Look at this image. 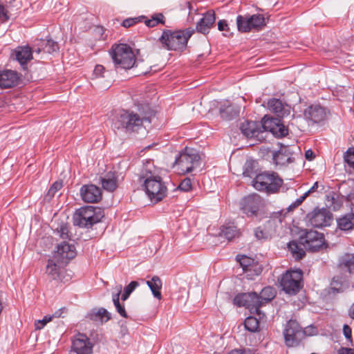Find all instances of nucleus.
Returning a JSON list of instances; mask_svg holds the SVG:
<instances>
[{
  "label": "nucleus",
  "instance_id": "e2e57ef3",
  "mask_svg": "<svg viewBox=\"0 0 354 354\" xmlns=\"http://www.w3.org/2000/svg\"><path fill=\"white\" fill-rule=\"evenodd\" d=\"M228 354H250V351L245 349H234L231 351Z\"/></svg>",
  "mask_w": 354,
  "mask_h": 354
},
{
  "label": "nucleus",
  "instance_id": "de8ad7c7",
  "mask_svg": "<svg viewBox=\"0 0 354 354\" xmlns=\"http://www.w3.org/2000/svg\"><path fill=\"white\" fill-rule=\"evenodd\" d=\"M57 233L62 239H70L68 227L66 225H62L57 229Z\"/></svg>",
  "mask_w": 354,
  "mask_h": 354
},
{
  "label": "nucleus",
  "instance_id": "473e14b6",
  "mask_svg": "<svg viewBox=\"0 0 354 354\" xmlns=\"http://www.w3.org/2000/svg\"><path fill=\"white\" fill-rule=\"evenodd\" d=\"M346 171H354V147H349L344 154Z\"/></svg>",
  "mask_w": 354,
  "mask_h": 354
},
{
  "label": "nucleus",
  "instance_id": "a211bd4d",
  "mask_svg": "<svg viewBox=\"0 0 354 354\" xmlns=\"http://www.w3.org/2000/svg\"><path fill=\"white\" fill-rule=\"evenodd\" d=\"M80 193L82 199L87 203H97L102 199L101 189L93 184L83 185Z\"/></svg>",
  "mask_w": 354,
  "mask_h": 354
},
{
  "label": "nucleus",
  "instance_id": "f8f14e48",
  "mask_svg": "<svg viewBox=\"0 0 354 354\" xmlns=\"http://www.w3.org/2000/svg\"><path fill=\"white\" fill-rule=\"evenodd\" d=\"M234 304L238 307H245L252 312L259 313L261 299L255 292L240 293L234 298Z\"/></svg>",
  "mask_w": 354,
  "mask_h": 354
},
{
  "label": "nucleus",
  "instance_id": "39448f33",
  "mask_svg": "<svg viewBox=\"0 0 354 354\" xmlns=\"http://www.w3.org/2000/svg\"><path fill=\"white\" fill-rule=\"evenodd\" d=\"M109 54L117 67L130 69L136 63V56L132 48L126 44H114Z\"/></svg>",
  "mask_w": 354,
  "mask_h": 354
},
{
  "label": "nucleus",
  "instance_id": "a19ab883",
  "mask_svg": "<svg viewBox=\"0 0 354 354\" xmlns=\"http://www.w3.org/2000/svg\"><path fill=\"white\" fill-rule=\"evenodd\" d=\"M222 234L227 239L232 240L239 234V231L236 226H224L221 230Z\"/></svg>",
  "mask_w": 354,
  "mask_h": 354
},
{
  "label": "nucleus",
  "instance_id": "13d9d810",
  "mask_svg": "<svg viewBox=\"0 0 354 354\" xmlns=\"http://www.w3.org/2000/svg\"><path fill=\"white\" fill-rule=\"evenodd\" d=\"M343 333L346 339H351V328L348 325L344 326Z\"/></svg>",
  "mask_w": 354,
  "mask_h": 354
},
{
  "label": "nucleus",
  "instance_id": "338daca9",
  "mask_svg": "<svg viewBox=\"0 0 354 354\" xmlns=\"http://www.w3.org/2000/svg\"><path fill=\"white\" fill-rule=\"evenodd\" d=\"M348 315L350 317L354 319V303L351 305L349 310H348Z\"/></svg>",
  "mask_w": 354,
  "mask_h": 354
},
{
  "label": "nucleus",
  "instance_id": "69168bd1",
  "mask_svg": "<svg viewBox=\"0 0 354 354\" xmlns=\"http://www.w3.org/2000/svg\"><path fill=\"white\" fill-rule=\"evenodd\" d=\"M346 200L351 203L354 202V189L347 194Z\"/></svg>",
  "mask_w": 354,
  "mask_h": 354
},
{
  "label": "nucleus",
  "instance_id": "1a4fd4ad",
  "mask_svg": "<svg viewBox=\"0 0 354 354\" xmlns=\"http://www.w3.org/2000/svg\"><path fill=\"white\" fill-rule=\"evenodd\" d=\"M307 223L317 228L329 226L333 221V215L327 208H314L306 217Z\"/></svg>",
  "mask_w": 354,
  "mask_h": 354
},
{
  "label": "nucleus",
  "instance_id": "9b49d317",
  "mask_svg": "<svg viewBox=\"0 0 354 354\" xmlns=\"http://www.w3.org/2000/svg\"><path fill=\"white\" fill-rule=\"evenodd\" d=\"M283 336L286 346L292 347L297 346L305 337V331L296 320L290 319L286 325Z\"/></svg>",
  "mask_w": 354,
  "mask_h": 354
},
{
  "label": "nucleus",
  "instance_id": "f257e3e1",
  "mask_svg": "<svg viewBox=\"0 0 354 354\" xmlns=\"http://www.w3.org/2000/svg\"><path fill=\"white\" fill-rule=\"evenodd\" d=\"M137 111L122 109L112 120V128L128 135L137 133L142 128L144 122L150 121V108L147 104H138Z\"/></svg>",
  "mask_w": 354,
  "mask_h": 354
},
{
  "label": "nucleus",
  "instance_id": "2eb2a0df",
  "mask_svg": "<svg viewBox=\"0 0 354 354\" xmlns=\"http://www.w3.org/2000/svg\"><path fill=\"white\" fill-rule=\"evenodd\" d=\"M263 133L266 131L271 133L274 137L281 138L288 134V129L281 123L278 118H263Z\"/></svg>",
  "mask_w": 354,
  "mask_h": 354
},
{
  "label": "nucleus",
  "instance_id": "4d7b16f0",
  "mask_svg": "<svg viewBox=\"0 0 354 354\" xmlns=\"http://www.w3.org/2000/svg\"><path fill=\"white\" fill-rule=\"evenodd\" d=\"M218 29L220 31H227L229 28L227 21L225 20H220L218 23Z\"/></svg>",
  "mask_w": 354,
  "mask_h": 354
},
{
  "label": "nucleus",
  "instance_id": "c85d7f7f",
  "mask_svg": "<svg viewBox=\"0 0 354 354\" xmlns=\"http://www.w3.org/2000/svg\"><path fill=\"white\" fill-rule=\"evenodd\" d=\"M146 283L152 292L153 297L159 300L161 299L162 295L160 292V289L162 288V283L159 277L153 276L151 280L147 281Z\"/></svg>",
  "mask_w": 354,
  "mask_h": 354
},
{
  "label": "nucleus",
  "instance_id": "4c0bfd02",
  "mask_svg": "<svg viewBox=\"0 0 354 354\" xmlns=\"http://www.w3.org/2000/svg\"><path fill=\"white\" fill-rule=\"evenodd\" d=\"M275 290L272 287L268 286L262 289L259 298L261 299V306L271 301L275 297Z\"/></svg>",
  "mask_w": 354,
  "mask_h": 354
},
{
  "label": "nucleus",
  "instance_id": "a878e982",
  "mask_svg": "<svg viewBox=\"0 0 354 354\" xmlns=\"http://www.w3.org/2000/svg\"><path fill=\"white\" fill-rule=\"evenodd\" d=\"M64 266H66V264L58 263L53 257V259L48 261L46 273L51 279L57 280L59 279L61 268Z\"/></svg>",
  "mask_w": 354,
  "mask_h": 354
},
{
  "label": "nucleus",
  "instance_id": "bb28decb",
  "mask_svg": "<svg viewBox=\"0 0 354 354\" xmlns=\"http://www.w3.org/2000/svg\"><path fill=\"white\" fill-rule=\"evenodd\" d=\"M348 288V281L341 276L334 277L330 282V290L333 293L343 292Z\"/></svg>",
  "mask_w": 354,
  "mask_h": 354
},
{
  "label": "nucleus",
  "instance_id": "f704fd0d",
  "mask_svg": "<svg viewBox=\"0 0 354 354\" xmlns=\"http://www.w3.org/2000/svg\"><path fill=\"white\" fill-rule=\"evenodd\" d=\"M288 248L292 257L297 260L301 259L306 254L304 248L295 241L290 242L288 245Z\"/></svg>",
  "mask_w": 354,
  "mask_h": 354
},
{
  "label": "nucleus",
  "instance_id": "6e6d98bb",
  "mask_svg": "<svg viewBox=\"0 0 354 354\" xmlns=\"http://www.w3.org/2000/svg\"><path fill=\"white\" fill-rule=\"evenodd\" d=\"M306 198V196L303 194V196H300L299 198H297L293 203H292L289 206V209H293L302 203V202Z\"/></svg>",
  "mask_w": 354,
  "mask_h": 354
},
{
  "label": "nucleus",
  "instance_id": "b1692460",
  "mask_svg": "<svg viewBox=\"0 0 354 354\" xmlns=\"http://www.w3.org/2000/svg\"><path fill=\"white\" fill-rule=\"evenodd\" d=\"M59 50L58 44L51 39H41L36 44V47L34 48L33 52L37 54H51L54 52H57Z\"/></svg>",
  "mask_w": 354,
  "mask_h": 354
},
{
  "label": "nucleus",
  "instance_id": "9d476101",
  "mask_svg": "<svg viewBox=\"0 0 354 354\" xmlns=\"http://www.w3.org/2000/svg\"><path fill=\"white\" fill-rule=\"evenodd\" d=\"M299 243L311 252H317L323 248L325 245V239L322 233L315 230H306L299 236Z\"/></svg>",
  "mask_w": 354,
  "mask_h": 354
},
{
  "label": "nucleus",
  "instance_id": "3c124183",
  "mask_svg": "<svg viewBox=\"0 0 354 354\" xmlns=\"http://www.w3.org/2000/svg\"><path fill=\"white\" fill-rule=\"evenodd\" d=\"M324 189V186L320 185L318 182H315L313 185L304 194L306 197H308L310 194H313L316 192H320Z\"/></svg>",
  "mask_w": 354,
  "mask_h": 354
},
{
  "label": "nucleus",
  "instance_id": "8fccbe9b",
  "mask_svg": "<svg viewBox=\"0 0 354 354\" xmlns=\"http://www.w3.org/2000/svg\"><path fill=\"white\" fill-rule=\"evenodd\" d=\"M10 19V14L7 8L0 4V21L6 22Z\"/></svg>",
  "mask_w": 354,
  "mask_h": 354
},
{
  "label": "nucleus",
  "instance_id": "09e8293b",
  "mask_svg": "<svg viewBox=\"0 0 354 354\" xmlns=\"http://www.w3.org/2000/svg\"><path fill=\"white\" fill-rule=\"evenodd\" d=\"M178 188L184 192H188L192 189V181L191 179L189 178H186L184 180H183L179 185Z\"/></svg>",
  "mask_w": 354,
  "mask_h": 354
},
{
  "label": "nucleus",
  "instance_id": "393cba45",
  "mask_svg": "<svg viewBox=\"0 0 354 354\" xmlns=\"http://www.w3.org/2000/svg\"><path fill=\"white\" fill-rule=\"evenodd\" d=\"M86 317L93 322L102 324L111 319V313L105 308H100L97 310L94 309L89 312L87 314Z\"/></svg>",
  "mask_w": 354,
  "mask_h": 354
},
{
  "label": "nucleus",
  "instance_id": "20e7f679",
  "mask_svg": "<svg viewBox=\"0 0 354 354\" xmlns=\"http://www.w3.org/2000/svg\"><path fill=\"white\" fill-rule=\"evenodd\" d=\"M283 185V180L275 172H262L255 176L252 185L257 190L267 194L277 193Z\"/></svg>",
  "mask_w": 354,
  "mask_h": 354
},
{
  "label": "nucleus",
  "instance_id": "423d86ee",
  "mask_svg": "<svg viewBox=\"0 0 354 354\" xmlns=\"http://www.w3.org/2000/svg\"><path fill=\"white\" fill-rule=\"evenodd\" d=\"M104 217L101 208L85 206L78 209L73 216V223L81 227H91Z\"/></svg>",
  "mask_w": 354,
  "mask_h": 354
},
{
  "label": "nucleus",
  "instance_id": "774afa93",
  "mask_svg": "<svg viewBox=\"0 0 354 354\" xmlns=\"http://www.w3.org/2000/svg\"><path fill=\"white\" fill-rule=\"evenodd\" d=\"M187 5H188V8H189V10H191V9H192L191 3H187Z\"/></svg>",
  "mask_w": 354,
  "mask_h": 354
},
{
  "label": "nucleus",
  "instance_id": "052dcab7",
  "mask_svg": "<svg viewBox=\"0 0 354 354\" xmlns=\"http://www.w3.org/2000/svg\"><path fill=\"white\" fill-rule=\"evenodd\" d=\"M283 154L280 152H277L274 155V160L277 164H284L285 161L282 160Z\"/></svg>",
  "mask_w": 354,
  "mask_h": 354
},
{
  "label": "nucleus",
  "instance_id": "5fc2aeb1",
  "mask_svg": "<svg viewBox=\"0 0 354 354\" xmlns=\"http://www.w3.org/2000/svg\"><path fill=\"white\" fill-rule=\"evenodd\" d=\"M140 21L139 18H128L124 19L122 25L124 28H129Z\"/></svg>",
  "mask_w": 354,
  "mask_h": 354
},
{
  "label": "nucleus",
  "instance_id": "f03ea898",
  "mask_svg": "<svg viewBox=\"0 0 354 354\" xmlns=\"http://www.w3.org/2000/svg\"><path fill=\"white\" fill-rule=\"evenodd\" d=\"M139 180L142 182L145 192L151 201L158 203L165 197L167 187L161 177L156 174L152 161L147 160L144 164Z\"/></svg>",
  "mask_w": 354,
  "mask_h": 354
},
{
  "label": "nucleus",
  "instance_id": "bf43d9fd",
  "mask_svg": "<svg viewBox=\"0 0 354 354\" xmlns=\"http://www.w3.org/2000/svg\"><path fill=\"white\" fill-rule=\"evenodd\" d=\"M254 234H255V236L258 239H266V236H265V234H264L263 230L261 227H257L255 230Z\"/></svg>",
  "mask_w": 354,
  "mask_h": 354
},
{
  "label": "nucleus",
  "instance_id": "dca6fc26",
  "mask_svg": "<svg viewBox=\"0 0 354 354\" xmlns=\"http://www.w3.org/2000/svg\"><path fill=\"white\" fill-rule=\"evenodd\" d=\"M77 254L75 247L66 241H63L57 246V250L53 257L59 264H67L70 260L75 258Z\"/></svg>",
  "mask_w": 354,
  "mask_h": 354
},
{
  "label": "nucleus",
  "instance_id": "5701e85b",
  "mask_svg": "<svg viewBox=\"0 0 354 354\" xmlns=\"http://www.w3.org/2000/svg\"><path fill=\"white\" fill-rule=\"evenodd\" d=\"M216 17L214 12L209 10L205 12L203 17L197 22L196 29L198 32L207 34L215 23Z\"/></svg>",
  "mask_w": 354,
  "mask_h": 354
},
{
  "label": "nucleus",
  "instance_id": "7c9ffc66",
  "mask_svg": "<svg viewBox=\"0 0 354 354\" xmlns=\"http://www.w3.org/2000/svg\"><path fill=\"white\" fill-rule=\"evenodd\" d=\"M339 266L350 273L354 272V254L346 253L342 255L339 259Z\"/></svg>",
  "mask_w": 354,
  "mask_h": 354
},
{
  "label": "nucleus",
  "instance_id": "aec40b11",
  "mask_svg": "<svg viewBox=\"0 0 354 354\" xmlns=\"http://www.w3.org/2000/svg\"><path fill=\"white\" fill-rule=\"evenodd\" d=\"M21 81V75L15 71L4 70L0 71V87L1 88H12L17 86Z\"/></svg>",
  "mask_w": 354,
  "mask_h": 354
},
{
  "label": "nucleus",
  "instance_id": "f3484780",
  "mask_svg": "<svg viewBox=\"0 0 354 354\" xmlns=\"http://www.w3.org/2000/svg\"><path fill=\"white\" fill-rule=\"evenodd\" d=\"M263 121L261 122L254 121H245L241 125L242 133L247 138H256L259 140L263 138Z\"/></svg>",
  "mask_w": 354,
  "mask_h": 354
},
{
  "label": "nucleus",
  "instance_id": "7ed1b4c3",
  "mask_svg": "<svg viewBox=\"0 0 354 354\" xmlns=\"http://www.w3.org/2000/svg\"><path fill=\"white\" fill-rule=\"evenodd\" d=\"M194 33V30L187 28L171 31L165 30L160 38L163 46L169 50H183L187 46L189 39Z\"/></svg>",
  "mask_w": 354,
  "mask_h": 354
},
{
  "label": "nucleus",
  "instance_id": "c756f323",
  "mask_svg": "<svg viewBox=\"0 0 354 354\" xmlns=\"http://www.w3.org/2000/svg\"><path fill=\"white\" fill-rule=\"evenodd\" d=\"M337 225L341 230L348 231L354 229V214H347L337 221Z\"/></svg>",
  "mask_w": 354,
  "mask_h": 354
},
{
  "label": "nucleus",
  "instance_id": "58836bf2",
  "mask_svg": "<svg viewBox=\"0 0 354 354\" xmlns=\"http://www.w3.org/2000/svg\"><path fill=\"white\" fill-rule=\"evenodd\" d=\"M221 117L225 120H231L239 115V111L234 109L232 105H228L225 108H220Z\"/></svg>",
  "mask_w": 354,
  "mask_h": 354
},
{
  "label": "nucleus",
  "instance_id": "49530a36",
  "mask_svg": "<svg viewBox=\"0 0 354 354\" xmlns=\"http://www.w3.org/2000/svg\"><path fill=\"white\" fill-rule=\"evenodd\" d=\"M63 185L61 181L55 182L48 191L47 195L50 197H53L57 192L62 187Z\"/></svg>",
  "mask_w": 354,
  "mask_h": 354
},
{
  "label": "nucleus",
  "instance_id": "864d4df0",
  "mask_svg": "<svg viewBox=\"0 0 354 354\" xmlns=\"http://www.w3.org/2000/svg\"><path fill=\"white\" fill-rule=\"evenodd\" d=\"M105 72V68L102 65H96L93 75L95 76V78L103 77L104 73Z\"/></svg>",
  "mask_w": 354,
  "mask_h": 354
},
{
  "label": "nucleus",
  "instance_id": "4be33fe9",
  "mask_svg": "<svg viewBox=\"0 0 354 354\" xmlns=\"http://www.w3.org/2000/svg\"><path fill=\"white\" fill-rule=\"evenodd\" d=\"M33 50L31 48L26 46H18L12 50L11 56L13 57L25 69L27 66V63L32 59Z\"/></svg>",
  "mask_w": 354,
  "mask_h": 354
},
{
  "label": "nucleus",
  "instance_id": "a18cd8bd",
  "mask_svg": "<svg viewBox=\"0 0 354 354\" xmlns=\"http://www.w3.org/2000/svg\"><path fill=\"white\" fill-rule=\"evenodd\" d=\"M146 26L148 27H154L157 26L158 24H164V16L161 13L156 14L155 16H153L151 19H147L145 21Z\"/></svg>",
  "mask_w": 354,
  "mask_h": 354
},
{
  "label": "nucleus",
  "instance_id": "6e6552de",
  "mask_svg": "<svg viewBox=\"0 0 354 354\" xmlns=\"http://www.w3.org/2000/svg\"><path fill=\"white\" fill-rule=\"evenodd\" d=\"M303 272L300 269L288 270L281 278L280 285L287 294L295 295L302 288Z\"/></svg>",
  "mask_w": 354,
  "mask_h": 354
},
{
  "label": "nucleus",
  "instance_id": "79ce46f5",
  "mask_svg": "<svg viewBox=\"0 0 354 354\" xmlns=\"http://www.w3.org/2000/svg\"><path fill=\"white\" fill-rule=\"evenodd\" d=\"M255 174V162L252 160H247L243 167V175L252 178Z\"/></svg>",
  "mask_w": 354,
  "mask_h": 354
},
{
  "label": "nucleus",
  "instance_id": "cd10ccee",
  "mask_svg": "<svg viewBox=\"0 0 354 354\" xmlns=\"http://www.w3.org/2000/svg\"><path fill=\"white\" fill-rule=\"evenodd\" d=\"M100 183L103 189L108 192H113L118 187L117 178L112 173H108L104 176L100 177Z\"/></svg>",
  "mask_w": 354,
  "mask_h": 354
},
{
  "label": "nucleus",
  "instance_id": "0eeeda50",
  "mask_svg": "<svg viewBox=\"0 0 354 354\" xmlns=\"http://www.w3.org/2000/svg\"><path fill=\"white\" fill-rule=\"evenodd\" d=\"M201 157L196 149L185 147L178 156H176L174 167L178 173L185 174L192 171L200 165Z\"/></svg>",
  "mask_w": 354,
  "mask_h": 354
},
{
  "label": "nucleus",
  "instance_id": "c9c22d12",
  "mask_svg": "<svg viewBox=\"0 0 354 354\" xmlns=\"http://www.w3.org/2000/svg\"><path fill=\"white\" fill-rule=\"evenodd\" d=\"M122 286H120L118 292L113 295V302L117 312L122 317L127 318L128 315L125 310L124 305L120 303V295L121 294Z\"/></svg>",
  "mask_w": 354,
  "mask_h": 354
},
{
  "label": "nucleus",
  "instance_id": "680f3d73",
  "mask_svg": "<svg viewBox=\"0 0 354 354\" xmlns=\"http://www.w3.org/2000/svg\"><path fill=\"white\" fill-rule=\"evenodd\" d=\"M338 354H354V348H341L338 350Z\"/></svg>",
  "mask_w": 354,
  "mask_h": 354
},
{
  "label": "nucleus",
  "instance_id": "412c9836",
  "mask_svg": "<svg viewBox=\"0 0 354 354\" xmlns=\"http://www.w3.org/2000/svg\"><path fill=\"white\" fill-rule=\"evenodd\" d=\"M269 110L274 113L278 118H283L290 115L291 107L288 104L283 102L279 99L272 98L268 101Z\"/></svg>",
  "mask_w": 354,
  "mask_h": 354
},
{
  "label": "nucleus",
  "instance_id": "0e129e2a",
  "mask_svg": "<svg viewBox=\"0 0 354 354\" xmlns=\"http://www.w3.org/2000/svg\"><path fill=\"white\" fill-rule=\"evenodd\" d=\"M305 157L308 160H313L315 157L313 151L311 149L307 150L305 153Z\"/></svg>",
  "mask_w": 354,
  "mask_h": 354
},
{
  "label": "nucleus",
  "instance_id": "603ef678",
  "mask_svg": "<svg viewBox=\"0 0 354 354\" xmlns=\"http://www.w3.org/2000/svg\"><path fill=\"white\" fill-rule=\"evenodd\" d=\"M52 320V317L45 316L41 320H37L35 322L36 329L40 330L44 327V326Z\"/></svg>",
  "mask_w": 354,
  "mask_h": 354
},
{
  "label": "nucleus",
  "instance_id": "72a5a7b5",
  "mask_svg": "<svg viewBox=\"0 0 354 354\" xmlns=\"http://www.w3.org/2000/svg\"><path fill=\"white\" fill-rule=\"evenodd\" d=\"M288 248L292 257L297 260L301 259L306 254L304 248L295 241L290 242L288 245Z\"/></svg>",
  "mask_w": 354,
  "mask_h": 354
},
{
  "label": "nucleus",
  "instance_id": "c03bdc74",
  "mask_svg": "<svg viewBox=\"0 0 354 354\" xmlns=\"http://www.w3.org/2000/svg\"><path fill=\"white\" fill-rule=\"evenodd\" d=\"M139 286V283L136 281H131L128 286L124 287V292L121 296V299L126 301L131 292Z\"/></svg>",
  "mask_w": 354,
  "mask_h": 354
},
{
  "label": "nucleus",
  "instance_id": "37998d69",
  "mask_svg": "<svg viewBox=\"0 0 354 354\" xmlns=\"http://www.w3.org/2000/svg\"><path fill=\"white\" fill-rule=\"evenodd\" d=\"M251 28H257L265 25V18L262 15H253L250 16Z\"/></svg>",
  "mask_w": 354,
  "mask_h": 354
},
{
  "label": "nucleus",
  "instance_id": "e433bc0d",
  "mask_svg": "<svg viewBox=\"0 0 354 354\" xmlns=\"http://www.w3.org/2000/svg\"><path fill=\"white\" fill-rule=\"evenodd\" d=\"M326 205L334 211L339 209L342 206V202L337 194L331 192L326 196Z\"/></svg>",
  "mask_w": 354,
  "mask_h": 354
},
{
  "label": "nucleus",
  "instance_id": "6ab92c4d",
  "mask_svg": "<svg viewBox=\"0 0 354 354\" xmlns=\"http://www.w3.org/2000/svg\"><path fill=\"white\" fill-rule=\"evenodd\" d=\"M236 260L242 267L243 272L248 273L247 275L248 277L259 275L262 272V269L260 266L255 262L254 259L250 257L245 255L241 257L238 255L236 257Z\"/></svg>",
  "mask_w": 354,
  "mask_h": 354
},
{
  "label": "nucleus",
  "instance_id": "2f4dec72",
  "mask_svg": "<svg viewBox=\"0 0 354 354\" xmlns=\"http://www.w3.org/2000/svg\"><path fill=\"white\" fill-rule=\"evenodd\" d=\"M236 25L239 31L248 32L252 30L250 16L238 15L236 17Z\"/></svg>",
  "mask_w": 354,
  "mask_h": 354
},
{
  "label": "nucleus",
  "instance_id": "ddd939ff",
  "mask_svg": "<svg viewBox=\"0 0 354 354\" xmlns=\"http://www.w3.org/2000/svg\"><path fill=\"white\" fill-rule=\"evenodd\" d=\"M329 115L330 111L319 104H311L304 111L305 119L313 124H319L325 121Z\"/></svg>",
  "mask_w": 354,
  "mask_h": 354
},
{
  "label": "nucleus",
  "instance_id": "ea45409f",
  "mask_svg": "<svg viewBox=\"0 0 354 354\" xmlns=\"http://www.w3.org/2000/svg\"><path fill=\"white\" fill-rule=\"evenodd\" d=\"M244 326L247 330L256 332L259 328V322L256 317L250 316L245 319Z\"/></svg>",
  "mask_w": 354,
  "mask_h": 354
},
{
  "label": "nucleus",
  "instance_id": "4468645a",
  "mask_svg": "<svg viewBox=\"0 0 354 354\" xmlns=\"http://www.w3.org/2000/svg\"><path fill=\"white\" fill-rule=\"evenodd\" d=\"M263 204V200L259 194H252L241 200V207L243 212L250 217L256 216Z\"/></svg>",
  "mask_w": 354,
  "mask_h": 354
}]
</instances>
